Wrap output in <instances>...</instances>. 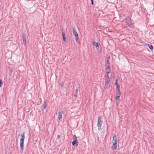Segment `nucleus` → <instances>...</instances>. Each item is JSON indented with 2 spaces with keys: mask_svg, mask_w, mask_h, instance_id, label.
Returning a JSON list of instances; mask_svg holds the SVG:
<instances>
[{
  "mask_svg": "<svg viewBox=\"0 0 154 154\" xmlns=\"http://www.w3.org/2000/svg\"><path fill=\"white\" fill-rule=\"evenodd\" d=\"M62 113L63 112L61 111H60L58 112V116L57 118L59 120H60V119L62 118Z\"/></svg>",
  "mask_w": 154,
  "mask_h": 154,
  "instance_id": "0eeeda50",
  "label": "nucleus"
},
{
  "mask_svg": "<svg viewBox=\"0 0 154 154\" xmlns=\"http://www.w3.org/2000/svg\"><path fill=\"white\" fill-rule=\"evenodd\" d=\"M93 45L94 46H95L96 48L98 47L99 45H100V44L98 42H93Z\"/></svg>",
  "mask_w": 154,
  "mask_h": 154,
  "instance_id": "9d476101",
  "label": "nucleus"
},
{
  "mask_svg": "<svg viewBox=\"0 0 154 154\" xmlns=\"http://www.w3.org/2000/svg\"><path fill=\"white\" fill-rule=\"evenodd\" d=\"M76 143H77V144L76 145H78V142H77V141H73L72 142V145L73 146H74L76 144Z\"/></svg>",
  "mask_w": 154,
  "mask_h": 154,
  "instance_id": "4468645a",
  "label": "nucleus"
},
{
  "mask_svg": "<svg viewBox=\"0 0 154 154\" xmlns=\"http://www.w3.org/2000/svg\"><path fill=\"white\" fill-rule=\"evenodd\" d=\"M77 94H76H76L74 95V96L75 97H77Z\"/></svg>",
  "mask_w": 154,
  "mask_h": 154,
  "instance_id": "bb28decb",
  "label": "nucleus"
},
{
  "mask_svg": "<svg viewBox=\"0 0 154 154\" xmlns=\"http://www.w3.org/2000/svg\"><path fill=\"white\" fill-rule=\"evenodd\" d=\"M91 5H93L94 4V0H91Z\"/></svg>",
  "mask_w": 154,
  "mask_h": 154,
  "instance_id": "5701e85b",
  "label": "nucleus"
},
{
  "mask_svg": "<svg viewBox=\"0 0 154 154\" xmlns=\"http://www.w3.org/2000/svg\"><path fill=\"white\" fill-rule=\"evenodd\" d=\"M57 138H59V139L60 138V136L59 135H58L57 136Z\"/></svg>",
  "mask_w": 154,
  "mask_h": 154,
  "instance_id": "393cba45",
  "label": "nucleus"
},
{
  "mask_svg": "<svg viewBox=\"0 0 154 154\" xmlns=\"http://www.w3.org/2000/svg\"><path fill=\"white\" fill-rule=\"evenodd\" d=\"M116 90L118 89H119V86L118 85H116Z\"/></svg>",
  "mask_w": 154,
  "mask_h": 154,
  "instance_id": "412c9836",
  "label": "nucleus"
},
{
  "mask_svg": "<svg viewBox=\"0 0 154 154\" xmlns=\"http://www.w3.org/2000/svg\"><path fill=\"white\" fill-rule=\"evenodd\" d=\"M11 72H12V70H11Z\"/></svg>",
  "mask_w": 154,
  "mask_h": 154,
  "instance_id": "c85d7f7f",
  "label": "nucleus"
},
{
  "mask_svg": "<svg viewBox=\"0 0 154 154\" xmlns=\"http://www.w3.org/2000/svg\"><path fill=\"white\" fill-rule=\"evenodd\" d=\"M62 36L63 37V40L64 42L66 41V38H65V34L64 32H62Z\"/></svg>",
  "mask_w": 154,
  "mask_h": 154,
  "instance_id": "9b49d317",
  "label": "nucleus"
},
{
  "mask_svg": "<svg viewBox=\"0 0 154 154\" xmlns=\"http://www.w3.org/2000/svg\"><path fill=\"white\" fill-rule=\"evenodd\" d=\"M116 94H120V89H118L116 90Z\"/></svg>",
  "mask_w": 154,
  "mask_h": 154,
  "instance_id": "aec40b11",
  "label": "nucleus"
},
{
  "mask_svg": "<svg viewBox=\"0 0 154 154\" xmlns=\"http://www.w3.org/2000/svg\"><path fill=\"white\" fill-rule=\"evenodd\" d=\"M72 32L73 35L75 36V38L77 42H78L79 41V38L78 35L76 32L75 28L74 27L72 28Z\"/></svg>",
  "mask_w": 154,
  "mask_h": 154,
  "instance_id": "7ed1b4c3",
  "label": "nucleus"
},
{
  "mask_svg": "<svg viewBox=\"0 0 154 154\" xmlns=\"http://www.w3.org/2000/svg\"><path fill=\"white\" fill-rule=\"evenodd\" d=\"M20 146L21 150V152L22 153L23 151L24 147V141L20 140Z\"/></svg>",
  "mask_w": 154,
  "mask_h": 154,
  "instance_id": "20e7f679",
  "label": "nucleus"
},
{
  "mask_svg": "<svg viewBox=\"0 0 154 154\" xmlns=\"http://www.w3.org/2000/svg\"><path fill=\"white\" fill-rule=\"evenodd\" d=\"M120 94H116V99L117 100L118 99L119 97H120Z\"/></svg>",
  "mask_w": 154,
  "mask_h": 154,
  "instance_id": "dca6fc26",
  "label": "nucleus"
},
{
  "mask_svg": "<svg viewBox=\"0 0 154 154\" xmlns=\"http://www.w3.org/2000/svg\"><path fill=\"white\" fill-rule=\"evenodd\" d=\"M42 110L43 112L44 111V110L43 109H42Z\"/></svg>",
  "mask_w": 154,
  "mask_h": 154,
  "instance_id": "c756f323",
  "label": "nucleus"
},
{
  "mask_svg": "<svg viewBox=\"0 0 154 154\" xmlns=\"http://www.w3.org/2000/svg\"><path fill=\"white\" fill-rule=\"evenodd\" d=\"M125 23H127V25L129 26H130L131 23V19L128 17H127L125 19Z\"/></svg>",
  "mask_w": 154,
  "mask_h": 154,
  "instance_id": "39448f33",
  "label": "nucleus"
},
{
  "mask_svg": "<svg viewBox=\"0 0 154 154\" xmlns=\"http://www.w3.org/2000/svg\"><path fill=\"white\" fill-rule=\"evenodd\" d=\"M20 135V136L22 137V138L20 139V140L24 141V139L25 137V132H24L21 135L19 134V136Z\"/></svg>",
  "mask_w": 154,
  "mask_h": 154,
  "instance_id": "1a4fd4ad",
  "label": "nucleus"
},
{
  "mask_svg": "<svg viewBox=\"0 0 154 154\" xmlns=\"http://www.w3.org/2000/svg\"><path fill=\"white\" fill-rule=\"evenodd\" d=\"M110 66H108L106 68V73L107 74H108L109 73H110L111 75L112 73L110 72Z\"/></svg>",
  "mask_w": 154,
  "mask_h": 154,
  "instance_id": "423d86ee",
  "label": "nucleus"
},
{
  "mask_svg": "<svg viewBox=\"0 0 154 154\" xmlns=\"http://www.w3.org/2000/svg\"><path fill=\"white\" fill-rule=\"evenodd\" d=\"M73 139L74 140L73 141L77 142V137H76V136L75 135H73Z\"/></svg>",
  "mask_w": 154,
  "mask_h": 154,
  "instance_id": "2eb2a0df",
  "label": "nucleus"
},
{
  "mask_svg": "<svg viewBox=\"0 0 154 154\" xmlns=\"http://www.w3.org/2000/svg\"><path fill=\"white\" fill-rule=\"evenodd\" d=\"M60 85L62 86L63 85V84H60Z\"/></svg>",
  "mask_w": 154,
  "mask_h": 154,
  "instance_id": "cd10ccee",
  "label": "nucleus"
},
{
  "mask_svg": "<svg viewBox=\"0 0 154 154\" xmlns=\"http://www.w3.org/2000/svg\"><path fill=\"white\" fill-rule=\"evenodd\" d=\"M109 80H106L105 81V87H107L108 86V84L109 82Z\"/></svg>",
  "mask_w": 154,
  "mask_h": 154,
  "instance_id": "f8f14e48",
  "label": "nucleus"
},
{
  "mask_svg": "<svg viewBox=\"0 0 154 154\" xmlns=\"http://www.w3.org/2000/svg\"><path fill=\"white\" fill-rule=\"evenodd\" d=\"M78 89H76V91H75V93H76L77 94L78 93Z\"/></svg>",
  "mask_w": 154,
  "mask_h": 154,
  "instance_id": "b1692460",
  "label": "nucleus"
},
{
  "mask_svg": "<svg viewBox=\"0 0 154 154\" xmlns=\"http://www.w3.org/2000/svg\"><path fill=\"white\" fill-rule=\"evenodd\" d=\"M107 63L108 64H109V61L108 60L107 61Z\"/></svg>",
  "mask_w": 154,
  "mask_h": 154,
  "instance_id": "a878e982",
  "label": "nucleus"
},
{
  "mask_svg": "<svg viewBox=\"0 0 154 154\" xmlns=\"http://www.w3.org/2000/svg\"><path fill=\"white\" fill-rule=\"evenodd\" d=\"M47 106L46 101H45L43 104V108L45 109Z\"/></svg>",
  "mask_w": 154,
  "mask_h": 154,
  "instance_id": "ddd939ff",
  "label": "nucleus"
},
{
  "mask_svg": "<svg viewBox=\"0 0 154 154\" xmlns=\"http://www.w3.org/2000/svg\"><path fill=\"white\" fill-rule=\"evenodd\" d=\"M115 85H118V80L117 79H116V82H115Z\"/></svg>",
  "mask_w": 154,
  "mask_h": 154,
  "instance_id": "4be33fe9",
  "label": "nucleus"
},
{
  "mask_svg": "<svg viewBox=\"0 0 154 154\" xmlns=\"http://www.w3.org/2000/svg\"><path fill=\"white\" fill-rule=\"evenodd\" d=\"M101 116H99L98 117L97 126L99 131H100L101 130V127L103 123V121L101 119Z\"/></svg>",
  "mask_w": 154,
  "mask_h": 154,
  "instance_id": "f03ea898",
  "label": "nucleus"
},
{
  "mask_svg": "<svg viewBox=\"0 0 154 154\" xmlns=\"http://www.w3.org/2000/svg\"><path fill=\"white\" fill-rule=\"evenodd\" d=\"M22 38L23 42L24 43V45H25L26 44V36L24 33H23L22 34Z\"/></svg>",
  "mask_w": 154,
  "mask_h": 154,
  "instance_id": "6e6552de",
  "label": "nucleus"
},
{
  "mask_svg": "<svg viewBox=\"0 0 154 154\" xmlns=\"http://www.w3.org/2000/svg\"><path fill=\"white\" fill-rule=\"evenodd\" d=\"M117 139L116 136L114 135L113 136L112 143L113 147H114L115 150L116 149L117 147Z\"/></svg>",
  "mask_w": 154,
  "mask_h": 154,
  "instance_id": "f257e3e1",
  "label": "nucleus"
},
{
  "mask_svg": "<svg viewBox=\"0 0 154 154\" xmlns=\"http://www.w3.org/2000/svg\"><path fill=\"white\" fill-rule=\"evenodd\" d=\"M149 48L151 50H152L153 48V46L152 45H149V44H148Z\"/></svg>",
  "mask_w": 154,
  "mask_h": 154,
  "instance_id": "f3484780",
  "label": "nucleus"
},
{
  "mask_svg": "<svg viewBox=\"0 0 154 154\" xmlns=\"http://www.w3.org/2000/svg\"><path fill=\"white\" fill-rule=\"evenodd\" d=\"M109 77L108 76V74H107V75L105 76V80H109Z\"/></svg>",
  "mask_w": 154,
  "mask_h": 154,
  "instance_id": "a211bd4d",
  "label": "nucleus"
},
{
  "mask_svg": "<svg viewBox=\"0 0 154 154\" xmlns=\"http://www.w3.org/2000/svg\"><path fill=\"white\" fill-rule=\"evenodd\" d=\"M3 85L2 81L0 79V88Z\"/></svg>",
  "mask_w": 154,
  "mask_h": 154,
  "instance_id": "6ab92c4d",
  "label": "nucleus"
}]
</instances>
